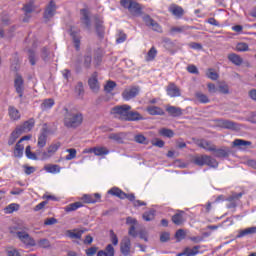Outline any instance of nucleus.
Listing matches in <instances>:
<instances>
[{"label":"nucleus","mask_w":256,"mask_h":256,"mask_svg":"<svg viewBox=\"0 0 256 256\" xmlns=\"http://www.w3.org/2000/svg\"><path fill=\"white\" fill-rule=\"evenodd\" d=\"M61 114L63 116V125L66 129H77L83 125V113L79 110L64 106Z\"/></svg>","instance_id":"nucleus-1"},{"label":"nucleus","mask_w":256,"mask_h":256,"mask_svg":"<svg viewBox=\"0 0 256 256\" xmlns=\"http://www.w3.org/2000/svg\"><path fill=\"white\" fill-rule=\"evenodd\" d=\"M193 161L195 165H198L199 167H203V165H207L213 169H217V167H219V162H217L215 158L207 155L196 156Z\"/></svg>","instance_id":"nucleus-2"},{"label":"nucleus","mask_w":256,"mask_h":256,"mask_svg":"<svg viewBox=\"0 0 256 256\" xmlns=\"http://www.w3.org/2000/svg\"><path fill=\"white\" fill-rule=\"evenodd\" d=\"M131 111V106L127 104L114 106L110 113L114 115L117 119H121L122 121H127V116Z\"/></svg>","instance_id":"nucleus-3"},{"label":"nucleus","mask_w":256,"mask_h":256,"mask_svg":"<svg viewBox=\"0 0 256 256\" xmlns=\"http://www.w3.org/2000/svg\"><path fill=\"white\" fill-rule=\"evenodd\" d=\"M14 89L20 99H23V93H25V80L20 74H16L14 79Z\"/></svg>","instance_id":"nucleus-4"},{"label":"nucleus","mask_w":256,"mask_h":256,"mask_svg":"<svg viewBox=\"0 0 256 256\" xmlns=\"http://www.w3.org/2000/svg\"><path fill=\"white\" fill-rule=\"evenodd\" d=\"M18 239L24 243L27 247H35V239L29 235L26 231H18L16 232Z\"/></svg>","instance_id":"nucleus-5"},{"label":"nucleus","mask_w":256,"mask_h":256,"mask_svg":"<svg viewBox=\"0 0 256 256\" xmlns=\"http://www.w3.org/2000/svg\"><path fill=\"white\" fill-rule=\"evenodd\" d=\"M218 126L222 129H230L231 131H239L241 125L231 120L220 119L218 120Z\"/></svg>","instance_id":"nucleus-6"},{"label":"nucleus","mask_w":256,"mask_h":256,"mask_svg":"<svg viewBox=\"0 0 256 256\" xmlns=\"http://www.w3.org/2000/svg\"><path fill=\"white\" fill-rule=\"evenodd\" d=\"M139 86H133L128 89H125L122 93V97L124 101H131V99H135L137 95H139Z\"/></svg>","instance_id":"nucleus-7"},{"label":"nucleus","mask_w":256,"mask_h":256,"mask_svg":"<svg viewBox=\"0 0 256 256\" xmlns=\"http://www.w3.org/2000/svg\"><path fill=\"white\" fill-rule=\"evenodd\" d=\"M243 197V193H232L228 198H226L227 204L226 207L227 209H235L237 205L239 204V199Z\"/></svg>","instance_id":"nucleus-8"},{"label":"nucleus","mask_w":256,"mask_h":256,"mask_svg":"<svg viewBox=\"0 0 256 256\" xmlns=\"http://www.w3.org/2000/svg\"><path fill=\"white\" fill-rule=\"evenodd\" d=\"M55 13H57V4H55V1H50L48 5L46 6V9L44 11V19H53L55 17Z\"/></svg>","instance_id":"nucleus-9"},{"label":"nucleus","mask_w":256,"mask_h":256,"mask_svg":"<svg viewBox=\"0 0 256 256\" xmlns=\"http://www.w3.org/2000/svg\"><path fill=\"white\" fill-rule=\"evenodd\" d=\"M120 251L124 256L131 255V239L129 237L125 236L120 242Z\"/></svg>","instance_id":"nucleus-10"},{"label":"nucleus","mask_w":256,"mask_h":256,"mask_svg":"<svg viewBox=\"0 0 256 256\" xmlns=\"http://www.w3.org/2000/svg\"><path fill=\"white\" fill-rule=\"evenodd\" d=\"M35 127V119L31 118L28 121H25L21 126H18L16 129L19 130L20 135L23 133H29L31 129Z\"/></svg>","instance_id":"nucleus-11"},{"label":"nucleus","mask_w":256,"mask_h":256,"mask_svg":"<svg viewBox=\"0 0 256 256\" xmlns=\"http://www.w3.org/2000/svg\"><path fill=\"white\" fill-rule=\"evenodd\" d=\"M59 147H61V143L60 142H56L51 144L46 152H43L42 157L43 159H49V157H53V155H55V153H57V151L59 150Z\"/></svg>","instance_id":"nucleus-12"},{"label":"nucleus","mask_w":256,"mask_h":256,"mask_svg":"<svg viewBox=\"0 0 256 256\" xmlns=\"http://www.w3.org/2000/svg\"><path fill=\"white\" fill-rule=\"evenodd\" d=\"M128 11L129 13H131V15H134L135 17L143 15V7L135 0L130 4V8L128 9Z\"/></svg>","instance_id":"nucleus-13"},{"label":"nucleus","mask_w":256,"mask_h":256,"mask_svg":"<svg viewBox=\"0 0 256 256\" xmlns=\"http://www.w3.org/2000/svg\"><path fill=\"white\" fill-rule=\"evenodd\" d=\"M166 92L169 97H181V89L175 83L168 84Z\"/></svg>","instance_id":"nucleus-14"},{"label":"nucleus","mask_w":256,"mask_h":256,"mask_svg":"<svg viewBox=\"0 0 256 256\" xmlns=\"http://www.w3.org/2000/svg\"><path fill=\"white\" fill-rule=\"evenodd\" d=\"M214 152V157H217L218 159H225V157H228L231 153V149L228 147H221L217 149L215 146V150H212Z\"/></svg>","instance_id":"nucleus-15"},{"label":"nucleus","mask_w":256,"mask_h":256,"mask_svg":"<svg viewBox=\"0 0 256 256\" xmlns=\"http://www.w3.org/2000/svg\"><path fill=\"white\" fill-rule=\"evenodd\" d=\"M70 37H72V41L74 43L76 51H79V49H81V34L79 33V31L71 29Z\"/></svg>","instance_id":"nucleus-16"},{"label":"nucleus","mask_w":256,"mask_h":256,"mask_svg":"<svg viewBox=\"0 0 256 256\" xmlns=\"http://www.w3.org/2000/svg\"><path fill=\"white\" fill-rule=\"evenodd\" d=\"M88 85L94 93H97L100 89L99 80L97 79V72H94L88 80Z\"/></svg>","instance_id":"nucleus-17"},{"label":"nucleus","mask_w":256,"mask_h":256,"mask_svg":"<svg viewBox=\"0 0 256 256\" xmlns=\"http://www.w3.org/2000/svg\"><path fill=\"white\" fill-rule=\"evenodd\" d=\"M80 13H81L80 21L82 25H85L87 29H91V17L89 16V10L82 9Z\"/></svg>","instance_id":"nucleus-18"},{"label":"nucleus","mask_w":256,"mask_h":256,"mask_svg":"<svg viewBox=\"0 0 256 256\" xmlns=\"http://www.w3.org/2000/svg\"><path fill=\"white\" fill-rule=\"evenodd\" d=\"M169 11L177 19H181L183 17L184 13H185V10H183V8L181 6H178V5H175V4H173L169 7Z\"/></svg>","instance_id":"nucleus-19"},{"label":"nucleus","mask_w":256,"mask_h":256,"mask_svg":"<svg viewBox=\"0 0 256 256\" xmlns=\"http://www.w3.org/2000/svg\"><path fill=\"white\" fill-rule=\"evenodd\" d=\"M144 119L145 117H143L141 113L128 110V116L126 117V121H143Z\"/></svg>","instance_id":"nucleus-20"},{"label":"nucleus","mask_w":256,"mask_h":256,"mask_svg":"<svg viewBox=\"0 0 256 256\" xmlns=\"http://www.w3.org/2000/svg\"><path fill=\"white\" fill-rule=\"evenodd\" d=\"M172 222L174 225H183L185 223V212L179 211L172 216Z\"/></svg>","instance_id":"nucleus-21"},{"label":"nucleus","mask_w":256,"mask_h":256,"mask_svg":"<svg viewBox=\"0 0 256 256\" xmlns=\"http://www.w3.org/2000/svg\"><path fill=\"white\" fill-rule=\"evenodd\" d=\"M228 61H230V63H233V65H236L237 67H241V65H243V58H241L239 54L236 53L229 54Z\"/></svg>","instance_id":"nucleus-22"},{"label":"nucleus","mask_w":256,"mask_h":256,"mask_svg":"<svg viewBox=\"0 0 256 256\" xmlns=\"http://www.w3.org/2000/svg\"><path fill=\"white\" fill-rule=\"evenodd\" d=\"M8 114L12 121H19L21 119V113L15 108V106H9Z\"/></svg>","instance_id":"nucleus-23"},{"label":"nucleus","mask_w":256,"mask_h":256,"mask_svg":"<svg viewBox=\"0 0 256 256\" xmlns=\"http://www.w3.org/2000/svg\"><path fill=\"white\" fill-rule=\"evenodd\" d=\"M124 199H128V201H132L134 207H143V206L147 205V203H145L144 201L135 200V194H133V193H131V194L125 193Z\"/></svg>","instance_id":"nucleus-24"},{"label":"nucleus","mask_w":256,"mask_h":256,"mask_svg":"<svg viewBox=\"0 0 256 256\" xmlns=\"http://www.w3.org/2000/svg\"><path fill=\"white\" fill-rule=\"evenodd\" d=\"M166 111L171 115V117H181V115H183L181 108L176 106H167Z\"/></svg>","instance_id":"nucleus-25"},{"label":"nucleus","mask_w":256,"mask_h":256,"mask_svg":"<svg viewBox=\"0 0 256 256\" xmlns=\"http://www.w3.org/2000/svg\"><path fill=\"white\" fill-rule=\"evenodd\" d=\"M252 142L243 140V139H235L233 141V146L234 147H239V149H247V147H251Z\"/></svg>","instance_id":"nucleus-26"},{"label":"nucleus","mask_w":256,"mask_h":256,"mask_svg":"<svg viewBox=\"0 0 256 256\" xmlns=\"http://www.w3.org/2000/svg\"><path fill=\"white\" fill-rule=\"evenodd\" d=\"M256 233V226L249 227L244 230H240L236 236L237 239H241L243 237H246V235H254Z\"/></svg>","instance_id":"nucleus-27"},{"label":"nucleus","mask_w":256,"mask_h":256,"mask_svg":"<svg viewBox=\"0 0 256 256\" xmlns=\"http://www.w3.org/2000/svg\"><path fill=\"white\" fill-rule=\"evenodd\" d=\"M146 111L149 115H165V111L158 106H148Z\"/></svg>","instance_id":"nucleus-28"},{"label":"nucleus","mask_w":256,"mask_h":256,"mask_svg":"<svg viewBox=\"0 0 256 256\" xmlns=\"http://www.w3.org/2000/svg\"><path fill=\"white\" fill-rule=\"evenodd\" d=\"M81 207H83V202L78 201L68 204L66 207H64V211H66V213H71L73 211H77V209H81Z\"/></svg>","instance_id":"nucleus-29"},{"label":"nucleus","mask_w":256,"mask_h":256,"mask_svg":"<svg viewBox=\"0 0 256 256\" xmlns=\"http://www.w3.org/2000/svg\"><path fill=\"white\" fill-rule=\"evenodd\" d=\"M195 98L197 99V101H199V103L202 104L211 103V99H209V96L201 91L195 93Z\"/></svg>","instance_id":"nucleus-30"},{"label":"nucleus","mask_w":256,"mask_h":256,"mask_svg":"<svg viewBox=\"0 0 256 256\" xmlns=\"http://www.w3.org/2000/svg\"><path fill=\"white\" fill-rule=\"evenodd\" d=\"M198 147H201L206 151H215V145H213L210 141L207 140H200L198 142Z\"/></svg>","instance_id":"nucleus-31"},{"label":"nucleus","mask_w":256,"mask_h":256,"mask_svg":"<svg viewBox=\"0 0 256 256\" xmlns=\"http://www.w3.org/2000/svg\"><path fill=\"white\" fill-rule=\"evenodd\" d=\"M109 195H113L114 197H118V199H125V192L120 188L113 187L108 191Z\"/></svg>","instance_id":"nucleus-32"},{"label":"nucleus","mask_w":256,"mask_h":256,"mask_svg":"<svg viewBox=\"0 0 256 256\" xmlns=\"http://www.w3.org/2000/svg\"><path fill=\"white\" fill-rule=\"evenodd\" d=\"M83 233H85V230H68L67 236L70 239H81V237H83Z\"/></svg>","instance_id":"nucleus-33"},{"label":"nucleus","mask_w":256,"mask_h":256,"mask_svg":"<svg viewBox=\"0 0 256 256\" xmlns=\"http://www.w3.org/2000/svg\"><path fill=\"white\" fill-rule=\"evenodd\" d=\"M110 151L105 146L94 147V155L96 157H103V155H109Z\"/></svg>","instance_id":"nucleus-34"},{"label":"nucleus","mask_w":256,"mask_h":256,"mask_svg":"<svg viewBox=\"0 0 256 256\" xmlns=\"http://www.w3.org/2000/svg\"><path fill=\"white\" fill-rule=\"evenodd\" d=\"M201 249V246H194L192 248H185L184 249V254L185 256H195L199 254V250Z\"/></svg>","instance_id":"nucleus-35"},{"label":"nucleus","mask_w":256,"mask_h":256,"mask_svg":"<svg viewBox=\"0 0 256 256\" xmlns=\"http://www.w3.org/2000/svg\"><path fill=\"white\" fill-rule=\"evenodd\" d=\"M53 105H55V100H53V98H48L42 102L41 109H42V111H47V110L51 109L53 107Z\"/></svg>","instance_id":"nucleus-36"},{"label":"nucleus","mask_w":256,"mask_h":256,"mask_svg":"<svg viewBox=\"0 0 256 256\" xmlns=\"http://www.w3.org/2000/svg\"><path fill=\"white\" fill-rule=\"evenodd\" d=\"M24 149H25V146L18 141L14 149V157H18V158L23 157Z\"/></svg>","instance_id":"nucleus-37"},{"label":"nucleus","mask_w":256,"mask_h":256,"mask_svg":"<svg viewBox=\"0 0 256 256\" xmlns=\"http://www.w3.org/2000/svg\"><path fill=\"white\" fill-rule=\"evenodd\" d=\"M19 137H21V132H19V129L16 128L15 131H13L10 135V138L8 140V145H14L15 141H17Z\"/></svg>","instance_id":"nucleus-38"},{"label":"nucleus","mask_w":256,"mask_h":256,"mask_svg":"<svg viewBox=\"0 0 256 256\" xmlns=\"http://www.w3.org/2000/svg\"><path fill=\"white\" fill-rule=\"evenodd\" d=\"M23 10L26 13V16L30 13H33V11H35V2L31 0L30 2L26 3L23 7Z\"/></svg>","instance_id":"nucleus-39"},{"label":"nucleus","mask_w":256,"mask_h":256,"mask_svg":"<svg viewBox=\"0 0 256 256\" xmlns=\"http://www.w3.org/2000/svg\"><path fill=\"white\" fill-rule=\"evenodd\" d=\"M95 25H96V32L98 33L99 37H103V31H104V27H103V22L101 20H99V18H95Z\"/></svg>","instance_id":"nucleus-40"},{"label":"nucleus","mask_w":256,"mask_h":256,"mask_svg":"<svg viewBox=\"0 0 256 256\" xmlns=\"http://www.w3.org/2000/svg\"><path fill=\"white\" fill-rule=\"evenodd\" d=\"M37 145L40 149H43L47 145V134L42 133L39 135Z\"/></svg>","instance_id":"nucleus-41"},{"label":"nucleus","mask_w":256,"mask_h":256,"mask_svg":"<svg viewBox=\"0 0 256 256\" xmlns=\"http://www.w3.org/2000/svg\"><path fill=\"white\" fill-rule=\"evenodd\" d=\"M159 134L162 135V137H168L169 139H171V137L175 136V132H173V130L167 129V128L160 129Z\"/></svg>","instance_id":"nucleus-42"},{"label":"nucleus","mask_w":256,"mask_h":256,"mask_svg":"<svg viewBox=\"0 0 256 256\" xmlns=\"http://www.w3.org/2000/svg\"><path fill=\"white\" fill-rule=\"evenodd\" d=\"M206 77H208V79H211L212 81H217L219 79V74H217V72H215V70H213L212 68H209L206 71Z\"/></svg>","instance_id":"nucleus-43"},{"label":"nucleus","mask_w":256,"mask_h":256,"mask_svg":"<svg viewBox=\"0 0 256 256\" xmlns=\"http://www.w3.org/2000/svg\"><path fill=\"white\" fill-rule=\"evenodd\" d=\"M157 57V48L152 47L147 53L146 61H153Z\"/></svg>","instance_id":"nucleus-44"},{"label":"nucleus","mask_w":256,"mask_h":256,"mask_svg":"<svg viewBox=\"0 0 256 256\" xmlns=\"http://www.w3.org/2000/svg\"><path fill=\"white\" fill-rule=\"evenodd\" d=\"M66 153H69L65 157L66 161H72V159H75V157H77V150L74 148L67 149Z\"/></svg>","instance_id":"nucleus-45"},{"label":"nucleus","mask_w":256,"mask_h":256,"mask_svg":"<svg viewBox=\"0 0 256 256\" xmlns=\"http://www.w3.org/2000/svg\"><path fill=\"white\" fill-rule=\"evenodd\" d=\"M25 155L27 159H31L32 161H37V154L31 151V146L26 147Z\"/></svg>","instance_id":"nucleus-46"},{"label":"nucleus","mask_w":256,"mask_h":256,"mask_svg":"<svg viewBox=\"0 0 256 256\" xmlns=\"http://www.w3.org/2000/svg\"><path fill=\"white\" fill-rule=\"evenodd\" d=\"M5 213L7 214H11L14 213V211H19V204H9L5 209H4Z\"/></svg>","instance_id":"nucleus-47"},{"label":"nucleus","mask_w":256,"mask_h":256,"mask_svg":"<svg viewBox=\"0 0 256 256\" xmlns=\"http://www.w3.org/2000/svg\"><path fill=\"white\" fill-rule=\"evenodd\" d=\"M236 51L243 53L249 51V44L245 42H240L236 45Z\"/></svg>","instance_id":"nucleus-48"},{"label":"nucleus","mask_w":256,"mask_h":256,"mask_svg":"<svg viewBox=\"0 0 256 256\" xmlns=\"http://www.w3.org/2000/svg\"><path fill=\"white\" fill-rule=\"evenodd\" d=\"M45 171H47V173H60L61 167H59V165H49L45 167Z\"/></svg>","instance_id":"nucleus-49"},{"label":"nucleus","mask_w":256,"mask_h":256,"mask_svg":"<svg viewBox=\"0 0 256 256\" xmlns=\"http://www.w3.org/2000/svg\"><path fill=\"white\" fill-rule=\"evenodd\" d=\"M81 199H82L83 203H88V204L89 203H92V204L97 203V200H95V198H93L92 194H84Z\"/></svg>","instance_id":"nucleus-50"},{"label":"nucleus","mask_w":256,"mask_h":256,"mask_svg":"<svg viewBox=\"0 0 256 256\" xmlns=\"http://www.w3.org/2000/svg\"><path fill=\"white\" fill-rule=\"evenodd\" d=\"M144 221H153L155 219V210H150L143 214Z\"/></svg>","instance_id":"nucleus-51"},{"label":"nucleus","mask_w":256,"mask_h":256,"mask_svg":"<svg viewBox=\"0 0 256 256\" xmlns=\"http://www.w3.org/2000/svg\"><path fill=\"white\" fill-rule=\"evenodd\" d=\"M219 93H222L223 95H229V85L225 83H220L218 86Z\"/></svg>","instance_id":"nucleus-52"},{"label":"nucleus","mask_w":256,"mask_h":256,"mask_svg":"<svg viewBox=\"0 0 256 256\" xmlns=\"http://www.w3.org/2000/svg\"><path fill=\"white\" fill-rule=\"evenodd\" d=\"M28 53H29L28 54L29 63L31 65H36V63H37V55L35 54V51L29 50Z\"/></svg>","instance_id":"nucleus-53"},{"label":"nucleus","mask_w":256,"mask_h":256,"mask_svg":"<svg viewBox=\"0 0 256 256\" xmlns=\"http://www.w3.org/2000/svg\"><path fill=\"white\" fill-rule=\"evenodd\" d=\"M38 247H41L42 249H49V247H51V243L46 238L40 239L38 241Z\"/></svg>","instance_id":"nucleus-54"},{"label":"nucleus","mask_w":256,"mask_h":256,"mask_svg":"<svg viewBox=\"0 0 256 256\" xmlns=\"http://www.w3.org/2000/svg\"><path fill=\"white\" fill-rule=\"evenodd\" d=\"M115 87H117V83H115L114 81H108L107 84L105 85L104 89H105L106 93H111V91H113V89H115Z\"/></svg>","instance_id":"nucleus-55"},{"label":"nucleus","mask_w":256,"mask_h":256,"mask_svg":"<svg viewBox=\"0 0 256 256\" xmlns=\"http://www.w3.org/2000/svg\"><path fill=\"white\" fill-rule=\"evenodd\" d=\"M187 29H189L188 26H179V27H172L170 29L171 33H185V31H187Z\"/></svg>","instance_id":"nucleus-56"},{"label":"nucleus","mask_w":256,"mask_h":256,"mask_svg":"<svg viewBox=\"0 0 256 256\" xmlns=\"http://www.w3.org/2000/svg\"><path fill=\"white\" fill-rule=\"evenodd\" d=\"M136 143H140L142 145H147V138L143 136V134H138L134 137Z\"/></svg>","instance_id":"nucleus-57"},{"label":"nucleus","mask_w":256,"mask_h":256,"mask_svg":"<svg viewBox=\"0 0 256 256\" xmlns=\"http://www.w3.org/2000/svg\"><path fill=\"white\" fill-rule=\"evenodd\" d=\"M125 41H127V34L123 32H119L116 38V43L121 44V43H125Z\"/></svg>","instance_id":"nucleus-58"},{"label":"nucleus","mask_w":256,"mask_h":256,"mask_svg":"<svg viewBox=\"0 0 256 256\" xmlns=\"http://www.w3.org/2000/svg\"><path fill=\"white\" fill-rule=\"evenodd\" d=\"M75 93L79 96L83 95L85 93V90L83 88V82H78L75 87Z\"/></svg>","instance_id":"nucleus-59"},{"label":"nucleus","mask_w":256,"mask_h":256,"mask_svg":"<svg viewBox=\"0 0 256 256\" xmlns=\"http://www.w3.org/2000/svg\"><path fill=\"white\" fill-rule=\"evenodd\" d=\"M41 57L43 61H49V48L47 47L42 48Z\"/></svg>","instance_id":"nucleus-60"},{"label":"nucleus","mask_w":256,"mask_h":256,"mask_svg":"<svg viewBox=\"0 0 256 256\" xmlns=\"http://www.w3.org/2000/svg\"><path fill=\"white\" fill-rule=\"evenodd\" d=\"M108 139H111L112 141H116L117 143H121L122 138L121 134L112 133L108 136Z\"/></svg>","instance_id":"nucleus-61"},{"label":"nucleus","mask_w":256,"mask_h":256,"mask_svg":"<svg viewBox=\"0 0 256 256\" xmlns=\"http://www.w3.org/2000/svg\"><path fill=\"white\" fill-rule=\"evenodd\" d=\"M92 60L93 58L91 57V54L84 56V67H86V69H89V67H91Z\"/></svg>","instance_id":"nucleus-62"},{"label":"nucleus","mask_w":256,"mask_h":256,"mask_svg":"<svg viewBox=\"0 0 256 256\" xmlns=\"http://www.w3.org/2000/svg\"><path fill=\"white\" fill-rule=\"evenodd\" d=\"M106 255L107 256H115V248H113V245L108 244L106 246Z\"/></svg>","instance_id":"nucleus-63"},{"label":"nucleus","mask_w":256,"mask_h":256,"mask_svg":"<svg viewBox=\"0 0 256 256\" xmlns=\"http://www.w3.org/2000/svg\"><path fill=\"white\" fill-rule=\"evenodd\" d=\"M7 255L8 256H21V254L19 253V251H17V249L15 248H10L7 250Z\"/></svg>","instance_id":"nucleus-64"}]
</instances>
